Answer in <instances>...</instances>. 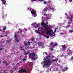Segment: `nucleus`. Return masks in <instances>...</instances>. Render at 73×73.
Segmentation results:
<instances>
[{
  "label": "nucleus",
  "instance_id": "nucleus-1",
  "mask_svg": "<svg viewBox=\"0 0 73 73\" xmlns=\"http://www.w3.org/2000/svg\"><path fill=\"white\" fill-rule=\"evenodd\" d=\"M44 61L43 62V68H46L49 67L50 65H51L52 64V62H50V60H46L45 59H44Z\"/></svg>",
  "mask_w": 73,
  "mask_h": 73
},
{
  "label": "nucleus",
  "instance_id": "nucleus-2",
  "mask_svg": "<svg viewBox=\"0 0 73 73\" xmlns=\"http://www.w3.org/2000/svg\"><path fill=\"white\" fill-rule=\"evenodd\" d=\"M29 55V58H31L32 60H36L38 58H37V55H36V53H30Z\"/></svg>",
  "mask_w": 73,
  "mask_h": 73
},
{
  "label": "nucleus",
  "instance_id": "nucleus-3",
  "mask_svg": "<svg viewBox=\"0 0 73 73\" xmlns=\"http://www.w3.org/2000/svg\"><path fill=\"white\" fill-rule=\"evenodd\" d=\"M51 57V56H50V55H48V56H46V57L44 58V59H45V60L47 61V60H50V62H51L50 61H51V60L50 59V58Z\"/></svg>",
  "mask_w": 73,
  "mask_h": 73
},
{
  "label": "nucleus",
  "instance_id": "nucleus-4",
  "mask_svg": "<svg viewBox=\"0 0 73 73\" xmlns=\"http://www.w3.org/2000/svg\"><path fill=\"white\" fill-rule=\"evenodd\" d=\"M62 51H63V52H65V51H64L63 50H65L66 48V46L65 44H64V45H62Z\"/></svg>",
  "mask_w": 73,
  "mask_h": 73
},
{
  "label": "nucleus",
  "instance_id": "nucleus-5",
  "mask_svg": "<svg viewBox=\"0 0 73 73\" xmlns=\"http://www.w3.org/2000/svg\"><path fill=\"white\" fill-rule=\"evenodd\" d=\"M19 73H21V72H27V71L25 70L24 69H21L20 70H19Z\"/></svg>",
  "mask_w": 73,
  "mask_h": 73
},
{
  "label": "nucleus",
  "instance_id": "nucleus-6",
  "mask_svg": "<svg viewBox=\"0 0 73 73\" xmlns=\"http://www.w3.org/2000/svg\"><path fill=\"white\" fill-rule=\"evenodd\" d=\"M42 42H39L38 43V45H39V46H42Z\"/></svg>",
  "mask_w": 73,
  "mask_h": 73
},
{
  "label": "nucleus",
  "instance_id": "nucleus-7",
  "mask_svg": "<svg viewBox=\"0 0 73 73\" xmlns=\"http://www.w3.org/2000/svg\"><path fill=\"white\" fill-rule=\"evenodd\" d=\"M57 45H58V44L56 42H55V44L54 45H53L52 46V47H54V46H57Z\"/></svg>",
  "mask_w": 73,
  "mask_h": 73
},
{
  "label": "nucleus",
  "instance_id": "nucleus-8",
  "mask_svg": "<svg viewBox=\"0 0 73 73\" xmlns=\"http://www.w3.org/2000/svg\"><path fill=\"white\" fill-rule=\"evenodd\" d=\"M44 22H42V23H41L42 25V26H43V25L44 27H46V24H44Z\"/></svg>",
  "mask_w": 73,
  "mask_h": 73
},
{
  "label": "nucleus",
  "instance_id": "nucleus-9",
  "mask_svg": "<svg viewBox=\"0 0 73 73\" xmlns=\"http://www.w3.org/2000/svg\"><path fill=\"white\" fill-rule=\"evenodd\" d=\"M49 29V27L47 28L46 27H45L44 28V30L46 31V32H47L48 31V29Z\"/></svg>",
  "mask_w": 73,
  "mask_h": 73
},
{
  "label": "nucleus",
  "instance_id": "nucleus-10",
  "mask_svg": "<svg viewBox=\"0 0 73 73\" xmlns=\"http://www.w3.org/2000/svg\"><path fill=\"white\" fill-rule=\"evenodd\" d=\"M36 13L35 11H31V13L32 14V15H35V13Z\"/></svg>",
  "mask_w": 73,
  "mask_h": 73
},
{
  "label": "nucleus",
  "instance_id": "nucleus-11",
  "mask_svg": "<svg viewBox=\"0 0 73 73\" xmlns=\"http://www.w3.org/2000/svg\"><path fill=\"white\" fill-rule=\"evenodd\" d=\"M73 19V16H71L70 18V20L72 21L73 20L72 19Z\"/></svg>",
  "mask_w": 73,
  "mask_h": 73
},
{
  "label": "nucleus",
  "instance_id": "nucleus-12",
  "mask_svg": "<svg viewBox=\"0 0 73 73\" xmlns=\"http://www.w3.org/2000/svg\"><path fill=\"white\" fill-rule=\"evenodd\" d=\"M71 26V25H68V26H67L66 27V28H68V27L69 28Z\"/></svg>",
  "mask_w": 73,
  "mask_h": 73
},
{
  "label": "nucleus",
  "instance_id": "nucleus-13",
  "mask_svg": "<svg viewBox=\"0 0 73 73\" xmlns=\"http://www.w3.org/2000/svg\"><path fill=\"white\" fill-rule=\"evenodd\" d=\"M35 32L36 33H38V34H41L37 30H36L35 31Z\"/></svg>",
  "mask_w": 73,
  "mask_h": 73
},
{
  "label": "nucleus",
  "instance_id": "nucleus-14",
  "mask_svg": "<svg viewBox=\"0 0 73 73\" xmlns=\"http://www.w3.org/2000/svg\"><path fill=\"white\" fill-rule=\"evenodd\" d=\"M57 62V60L56 59H54V60H53V61H51V62Z\"/></svg>",
  "mask_w": 73,
  "mask_h": 73
},
{
  "label": "nucleus",
  "instance_id": "nucleus-15",
  "mask_svg": "<svg viewBox=\"0 0 73 73\" xmlns=\"http://www.w3.org/2000/svg\"><path fill=\"white\" fill-rule=\"evenodd\" d=\"M48 9V7H46L44 9V11H47V10Z\"/></svg>",
  "mask_w": 73,
  "mask_h": 73
},
{
  "label": "nucleus",
  "instance_id": "nucleus-16",
  "mask_svg": "<svg viewBox=\"0 0 73 73\" xmlns=\"http://www.w3.org/2000/svg\"><path fill=\"white\" fill-rule=\"evenodd\" d=\"M8 70L7 69H6V70H5L4 71H3V73H7V72H6V71L7 72H8Z\"/></svg>",
  "mask_w": 73,
  "mask_h": 73
},
{
  "label": "nucleus",
  "instance_id": "nucleus-17",
  "mask_svg": "<svg viewBox=\"0 0 73 73\" xmlns=\"http://www.w3.org/2000/svg\"><path fill=\"white\" fill-rule=\"evenodd\" d=\"M16 36H17V35H15V36L14 37V38H15V40H17V37H16Z\"/></svg>",
  "mask_w": 73,
  "mask_h": 73
},
{
  "label": "nucleus",
  "instance_id": "nucleus-18",
  "mask_svg": "<svg viewBox=\"0 0 73 73\" xmlns=\"http://www.w3.org/2000/svg\"><path fill=\"white\" fill-rule=\"evenodd\" d=\"M47 32H49V33H51L52 32V30H48Z\"/></svg>",
  "mask_w": 73,
  "mask_h": 73
},
{
  "label": "nucleus",
  "instance_id": "nucleus-19",
  "mask_svg": "<svg viewBox=\"0 0 73 73\" xmlns=\"http://www.w3.org/2000/svg\"><path fill=\"white\" fill-rule=\"evenodd\" d=\"M67 54H68V55H70V54H71V52L70 51L68 52V53Z\"/></svg>",
  "mask_w": 73,
  "mask_h": 73
},
{
  "label": "nucleus",
  "instance_id": "nucleus-20",
  "mask_svg": "<svg viewBox=\"0 0 73 73\" xmlns=\"http://www.w3.org/2000/svg\"><path fill=\"white\" fill-rule=\"evenodd\" d=\"M17 69V67H14L13 68V69H14V70H16V69Z\"/></svg>",
  "mask_w": 73,
  "mask_h": 73
},
{
  "label": "nucleus",
  "instance_id": "nucleus-21",
  "mask_svg": "<svg viewBox=\"0 0 73 73\" xmlns=\"http://www.w3.org/2000/svg\"><path fill=\"white\" fill-rule=\"evenodd\" d=\"M50 9H51L52 10V11H54V8H53V7H50Z\"/></svg>",
  "mask_w": 73,
  "mask_h": 73
},
{
  "label": "nucleus",
  "instance_id": "nucleus-22",
  "mask_svg": "<svg viewBox=\"0 0 73 73\" xmlns=\"http://www.w3.org/2000/svg\"><path fill=\"white\" fill-rule=\"evenodd\" d=\"M49 35H50V36H52V37H53V36H54L51 33H49Z\"/></svg>",
  "mask_w": 73,
  "mask_h": 73
},
{
  "label": "nucleus",
  "instance_id": "nucleus-23",
  "mask_svg": "<svg viewBox=\"0 0 73 73\" xmlns=\"http://www.w3.org/2000/svg\"><path fill=\"white\" fill-rule=\"evenodd\" d=\"M53 45V43L52 42H51L50 43V45L51 46H52V45Z\"/></svg>",
  "mask_w": 73,
  "mask_h": 73
},
{
  "label": "nucleus",
  "instance_id": "nucleus-24",
  "mask_svg": "<svg viewBox=\"0 0 73 73\" xmlns=\"http://www.w3.org/2000/svg\"><path fill=\"white\" fill-rule=\"evenodd\" d=\"M3 30H4V31H5V29H7V28L5 27H3Z\"/></svg>",
  "mask_w": 73,
  "mask_h": 73
},
{
  "label": "nucleus",
  "instance_id": "nucleus-25",
  "mask_svg": "<svg viewBox=\"0 0 73 73\" xmlns=\"http://www.w3.org/2000/svg\"><path fill=\"white\" fill-rule=\"evenodd\" d=\"M31 40H32V41H34L35 40V38H31Z\"/></svg>",
  "mask_w": 73,
  "mask_h": 73
},
{
  "label": "nucleus",
  "instance_id": "nucleus-26",
  "mask_svg": "<svg viewBox=\"0 0 73 73\" xmlns=\"http://www.w3.org/2000/svg\"><path fill=\"white\" fill-rule=\"evenodd\" d=\"M4 62V64L5 65H6L7 62V61H5V62Z\"/></svg>",
  "mask_w": 73,
  "mask_h": 73
},
{
  "label": "nucleus",
  "instance_id": "nucleus-27",
  "mask_svg": "<svg viewBox=\"0 0 73 73\" xmlns=\"http://www.w3.org/2000/svg\"><path fill=\"white\" fill-rule=\"evenodd\" d=\"M26 60H27V59H25V58H24L23 59V61H26Z\"/></svg>",
  "mask_w": 73,
  "mask_h": 73
},
{
  "label": "nucleus",
  "instance_id": "nucleus-28",
  "mask_svg": "<svg viewBox=\"0 0 73 73\" xmlns=\"http://www.w3.org/2000/svg\"><path fill=\"white\" fill-rule=\"evenodd\" d=\"M24 44L25 45H28V44H27V43H24Z\"/></svg>",
  "mask_w": 73,
  "mask_h": 73
},
{
  "label": "nucleus",
  "instance_id": "nucleus-29",
  "mask_svg": "<svg viewBox=\"0 0 73 73\" xmlns=\"http://www.w3.org/2000/svg\"><path fill=\"white\" fill-rule=\"evenodd\" d=\"M24 30L25 31H27V29H26V28H25L24 29Z\"/></svg>",
  "mask_w": 73,
  "mask_h": 73
},
{
  "label": "nucleus",
  "instance_id": "nucleus-30",
  "mask_svg": "<svg viewBox=\"0 0 73 73\" xmlns=\"http://www.w3.org/2000/svg\"><path fill=\"white\" fill-rule=\"evenodd\" d=\"M16 42H19V40L17 39L16 40Z\"/></svg>",
  "mask_w": 73,
  "mask_h": 73
},
{
  "label": "nucleus",
  "instance_id": "nucleus-31",
  "mask_svg": "<svg viewBox=\"0 0 73 73\" xmlns=\"http://www.w3.org/2000/svg\"><path fill=\"white\" fill-rule=\"evenodd\" d=\"M48 71H51V69L50 68H48Z\"/></svg>",
  "mask_w": 73,
  "mask_h": 73
},
{
  "label": "nucleus",
  "instance_id": "nucleus-32",
  "mask_svg": "<svg viewBox=\"0 0 73 73\" xmlns=\"http://www.w3.org/2000/svg\"><path fill=\"white\" fill-rule=\"evenodd\" d=\"M70 31L71 33H72V32H73V31L72 30H70Z\"/></svg>",
  "mask_w": 73,
  "mask_h": 73
},
{
  "label": "nucleus",
  "instance_id": "nucleus-33",
  "mask_svg": "<svg viewBox=\"0 0 73 73\" xmlns=\"http://www.w3.org/2000/svg\"><path fill=\"white\" fill-rule=\"evenodd\" d=\"M39 25H38V24L36 25V27H38Z\"/></svg>",
  "mask_w": 73,
  "mask_h": 73
},
{
  "label": "nucleus",
  "instance_id": "nucleus-34",
  "mask_svg": "<svg viewBox=\"0 0 73 73\" xmlns=\"http://www.w3.org/2000/svg\"><path fill=\"white\" fill-rule=\"evenodd\" d=\"M60 35H64V33H60Z\"/></svg>",
  "mask_w": 73,
  "mask_h": 73
},
{
  "label": "nucleus",
  "instance_id": "nucleus-35",
  "mask_svg": "<svg viewBox=\"0 0 73 73\" xmlns=\"http://www.w3.org/2000/svg\"><path fill=\"white\" fill-rule=\"evenodd\" d=\"M3 4H4V5L5 4V1H4V2H3Z\"/></svg>",
  "mask_w": 73,
  "mask_h": 73
},
{
  "label": "nucleus",
  "instance_id": "nucleus-36",
  "mask_svg": "<svg viewBox=\"0 0 73 73\" xmlns=\"http://www.w3.org/2000/svg\"><path fill=\"white\" fill-rule=\"evenodd\" d=\"M28 54V53H27L25 52L24 53V54H25V55H26V54Z\"/></svg>",
  "mask_w": 73,
  "mask_h": 73
},
{
  "label": "nucleus",
  "instance_id": "nucleus-37",
  "mask_svg": "<svg viewBox=\"0 0 73 73\" xmlns=\"http://www.w3.org/2000/svg\"><path fill=\"white\" fill-rule=\"evenodd\" d=\"M69 1L70 3H71V2H72V0H69Z\"/></svg>",
  "mask_w": 73,
  "mask_h": 73
},
{
  "label": "nucleus",
  "instance_id": "nucleus-38",
  "mask_svg": "<svg viewBox=\"0 0 73 73\" xmlns=\"http://www.w3.org/2000/svg\"><path fill=\"white\" fill-rule=\"evenodd\" d=\"M67 19H70V18L68 16H67Z\"/></svg>",
  "mask_w": 73,
  "mask_h": 73
},
{
  "label": "nucleus",
  "instance_id": "nucleus-39",
  "mask_svg": "<svg viewBox=\"0 0 73 73\" xmlns=\"http://www.w3.org/2000/svg\"><path fill=\"white\" fill-rule=\"evenodd\" d=\"M44 4H46L47 3H46V2L45 1L44 2Z\"/></svg>",
  "mask_w": 73,
  "mask_h": 73
},
{
  "label": "nucleus",
  "instance_id": "nucleus-40",
  "mask_svg": "<svg viewBox=\"0 0 73 73\" xmlns=\"http://www.w3.org/2000/svg\"><path fill=\"white\" fill-rule=\"evenodd\" d=\"M11 65L13 66V65H15V64L14 63H13V64H11Z\"/></svg>",
  "mask_w": 73,
  "mask_h": 73
},
{
  "label": "nucleus",
  "instance_id": "nucleus-41",
  "mask_svg": "<svg viewBox=\"0 0 73 73\" xmlns=\"http://www.w3.org/2000/svg\"><path fill=\"white\" fill-rule=\"evenodd\" d=\"M43 0H38L39 1H43Z\"/></svg>",
  "mask_w": 73,
  "mask_h": 73
},
{
  "label": "nucleus",
  "instance_id": "nucleus-42",
  "mask_svg": "<svg viewBox=\"0 0 73 73\" xmlns=\"http://www.w3.org/2000/svg\"><path fill=\"white\" fill-rule=\"evenodd\" d=\"M71 24V22H68V24Z\"/></svg>",
  "mask_w": 73,
  "mask_h": 73
},
{
  "label": "nucleus",
  "instance_id": "nucleus-43",
  "mask_svg": "<svg viewBox=\"0 0 73 73\" xmlns=\"http://www.w3.org/2000/svg\"><path fill=\"white\" fill-rule=\"evenodd\" d=\"M46 32H47L46 33L47 34H49V32H48V31H46Z\"/></svg>",
  "mask_w": 73,
  "mask_h": 73
},
{
  "label": "nucleus",
  "instance_id": "nucleus-44",
  "mask_svg": "<svg viewBox=\"0 0 73 73\" xmlns=\"http://www.w3.org/2000/svg\"><path fill=\"white\" fill-rule=\"evenodd\" d=\"M54 31V32H56V29H55Z\"/></svg>",
  "mask_w": 73,
  "mask_h": 73
},
{
  "label": "nucleus",
  "instance_id": "nucleus-45",
  "mask_svg": "<svg viewBox=\"0 0 73 73\" xmlns=\"http://www.w3.org/2000/svg\"><path fill=\"white\" fill-rule=\"evenodd\" d=\"M29 53H30V52H29L28 51H27V54H29Z\"/></svg>",
  "mask_w": 73,
  "mask_h": 73
},
{
  "label": "nucleus",
  "instance_id": "nucleus-46",
  "mask_svg": "<svg viewBox=\"0 0 73 73\" xmlns=\"http://www.w3.org/2000/svg\"><path fill=\"white\" fill-rule=\"evenodd\" d=\"M27 42H28V44H30V42H29V41H28Z\"/></svg>",
  "mask_w": 73,
  "mask_h": 73
},
{
  "label": "nucleus",
  "instance_id": "nucleus-47",
  "mask_svg": "<svg viewBox=\"0 0 73 73\" xmlns=\"http://www.w3.org/2000/svg\"><path fill=\"white\" fill-rule=\"evenodd\" d=\"M1 50H2V48H1V49H0V52H1Z\"/></svg>",
  "mask_w": 73,
  "mask_h": 73
},
{
  "label": "nucleus",
  "instance_id": "nucleus-48",
  "mask_svg": "<svg viewBox=\"0 0 73 73\" xmlns=\"http://www.w3.org/2000/svg\"><path fill=\"white\" fill-rule=\"evenodd\" d=\"M46 37L47 38H49V37H48V36H46Z\"/></svg>",
  "mask_w": 73,
  "mask_h": 73
},
{
  "label": "nucleus",
  "instance_id": "nucleus-49",
  "mask_svg": "<svg viewBox=\"0 0 73 73\" xmlns=\"http://www.w3.org/2000/svg\"><path fill=\"white\" fill-rule=\"evenodd\" d=\"M46 16H47V14H44V16H46Z\"/></svg>",
  "mask_w": 73,
  "mask_h": 73
},
{
  "label": "nucleus",
  "instance_id": "nucleus-50",
  "mask_svg": "<svg viewBox=\"0 0 73 73\" xmlns=\"http://www.w3.org/2000/svg\"><path fill=\"white\" fill-rule=\"evenodd\" d=\"M64 56V55L63 54H62V55H61V57H63Z\"/></svg>",
  "mask_w": 73,
  "mask_h": 73
},
{
  "label": "nucleus",
  "instance_id": "nucleus-51",
  "mask_svg": "<svg viewBox=\"0 0 73 73\" xmlns=\"http://www.w3.org/2000/svg\"><path fill=\"white\" fill-rule=\"evenodd\" d=\"M6 65H8V63H7V62L6 63Z\"/></svg>",
  "mask_w": 73,
  "mask_h": 73
},
{
  "label": "nucleus",
  "instance_id": "nucleus-52",
  "mask_svg": "<svg viewBox=\"0 0 73 73\" xmlns=\"http://www.w3.org/2000/svg\"><path fill=\"white\" fill-rule=\"evenodd\" d=\"M44 53L45 54H47V53H46V52H44Z\"/></svg>",
  "mask_w": 73,
  "mask_h": 73
},
{
  "label": "nucleus",
  "instance_id": "nucleus-53",
  "mask_svg": "<svg viewBox=\"0 0 73 73\" xmlns=\"http://www.w3.org/2000/svg\"><path fill=\"white\" fill-rule=\"evenodd\" d=\"M50 50H52L53 49H52V48H50Z\"/></svg>",
  "mask_w": 73,
  "mask_h": 73
},
{
  "label": "nucleus",
  "instance_id": "nucleus-54",
  "mask_svg": "<svg viewBox=\"0 0 73 73\" xmlns=\"http://www.w3.org/2000/svg\"><path fill=\"white\" fill-rule=\"evenodd\" d=\"M23 48V46H21V47H20V48Z\"/></svg>",
  "mask_w": 73,
  "mask_h": 73
},
{
  "label": "nucleus",
  "instance_id": "nucleus-55",
  "mask_svg": "<svg viewBox=\"0 0 73 73\" xmlns=\"http://www.w3.org/2000/svg\"><path fill=\"white\" fill-rule=\"evenodd\" d=\"M1 1H4V2L5 1H4V0H1Z\"/></svg>",
  "mask_w": 73,
  "mask_h": 73
},
{
  "label": "nucleus",
  "instance_id": "nucleus-56",
  "mask_svg": "<svg viewBox=\"0 0 73 73\" xmlns=\"http://www.w3.org/2000/svg\"><path fill=\"white\" fill-rule=\"evenodd\" d=\"M7 49H6L5 50V52H7Z\"/></svg>",
  "mask_w": 73,
  "mask_h": 73
},
{
  "label": "nucleus",
  "instance_id": "nucleus-57",
  "mask_svg": "<svg viewBox=\"0 0 73 73\" xmlns=\"http://www.w3.org/2000/svg\"><path fill=\"white\" fill-rule=\"evenodd\" d=\"M53 50H54L53 49H52V50H51L52 52H53Z\"/></svg>",
  "mask_w": 73,
  "mask_h": 73
},
{
  "label": "nucleus",
  "instance_id": "nucleus-58",
  "mask_svg": "<svg viewBox=\"0 0 73 73\" xmlns=\"http://www.w3.org/2000/svg\"><path fill=\"white\" fill-rule=\"evenodd\" d=\"M42 33H45V32H44H44L42 31Z\"/></svg>",
  "mask_w": 73,
  "mask_h": 73
},
{
  "label": "nucleus",
  "instance_id": "nucleus-59",
  "mask_svg": "<svg viewBox=\"0 0 73 73\" xmlns=\"http://www.w3.org/2000/svg\"><path fill=\"white\" fill-rule=\"evenodd\" d=\"M52 57L53 58L54 57V56H53V55H52Z\"/></svg>",
  "mask_w": 73,
  "mask_h": 73
},
{
  "label": "nucleus",
  "instance_id": "nucleus-60",
  "mask_svg": "<svg viewBox=\"0 0 73 73\" xmlns=\"http://www.w3.org/2000/svg\"><path fill=\"white\" fill-rule=\"evenodd\" d=\"M65 15H66V16H67V14L66 13V14H65Z\"/></svg>",
  "mask_w": 73,
  "mask_h": 73
},
{
  "label": "nucleus",
  "instance_id": "nucleus-61",
  "mask_svg": "<svg viewBox=\"0 0 73 73\" xmlns=\"http://www.w3.org/2000/svg\"><path fill=\"white\" fill-rule=\"evenodd\" d=\"M32 1H36V0H32Z\"/></svg>",
  "mask_w": 73,
  "mask_h": 73
},
{
  "label": "nucleus",
  "instance_id": "nucleus-62",
  "mask_svg": "<svg viewBox=\"0 0 73 73\" xmlns=\"http://www.w3.org/2000/svg\"><path fill=\"white\" fill-rule=\"evenodd\" d=\"M49 2L50 3H51V1H49Z\"/></svg>",
  "mask_w": 73,
  "mask_h": 73
},
{
  "label": "nucleus",
  "instance_id": "nucleus-63",
  "mask_svg": "<svg viewBox=\"0 0 73 73\" xmlns=\"http://www.w3.org/2000/svg\"><path fill=\"white\" fill-rule=\"evenodd\" d=\"M29 8H28V9H27V10H29Z\"/></svg>",
  "mask_w": 73,
  "mask_h": 73
},
{
  "label": "nucleus",
  "instance_id": "nucleus-64",
  "mask_svg": "<svg viewBox=\"0 0 73 73\" xmlns=\"http://www.w3.org/2000/svg\"><path fill=\"white\" fill-rule=\"evenodd\" d=\"M1 61H0V63H1Z\"/></svg>",
  "mask_w": 73,
  "mask_h": 73
}]
</instances>
